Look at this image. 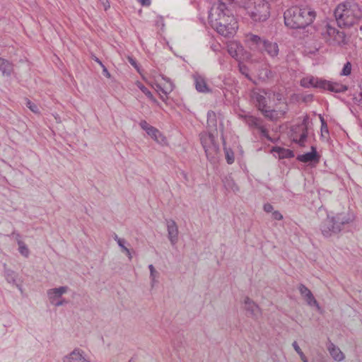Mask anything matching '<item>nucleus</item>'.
<instances>
[{
	"label": "nucleus",
	"instance_id": "nucleus-40",
	"mask_svg": "<svg viewBox=\"0 0 362 362\" xmlns=\"http://www.w3.org/2000/svg\"><path fill=\"white\" fill-rule=\"evenodd\" d=\"M27 107L35 113H37L39 112L37 106L30 100L27 102Z\"/></svg>",
	"mask_w": 362,
	"mask_h": 362
},
{
	"label": "nucleus",
	"instance_id": "nucleus-35",
	"mask_svg": "<svg viewBox=\"0 0 362 362\" xmlns=\"http://www.w3.org/2000/svg\"><path fill=\"white\" fill-rule=\"evenodd\" d=\"M207 123L211 127H216V114L214 112H209L207 114Z\"/></svg>",
	"mask_w": 362,
	"mask_h": 362
},
{
	"label": "nucleus",
	"instance_id": "nucleus-9",
	"mask_svg": "<svg viewBox=\"0 0 362 362\" xmlns=\"http://www.w3.org/2000/svg\"><path fill=\"white\" fill-rule=\"evenodd\" d=\"M62 362H97L92 359L82 348L75 347L65 354L62 358Z\"/></svg>",
	"mask_w": 362,
	"mask_h": 362
},
{
	"label": "nucleus",
	"instance_id": "nucleus-41",
	"mask_svg": "<svg viewBox=\"0 0 362 362\" xmlns=\"http://www.w3.org/2000/svg\"><path fill=\"white\" fill-rule=\"evenodd\" d=\"M272 216L275 220H281L283 219V215L279 211H274L272 214Z\"/></svg>",
	"mask_w": 362,
	"mask_h": 362
},
{
	"label": "nucleus",
	"instance_id": "nucleus-48",
	"mask_svg": "<svg viewBox=\"0 0 362 362\" xmlns=\"http://www.w3.org/2000/svg\"><path fill=\"white\" fill-rule=\"evenodd\" d=\"M263 134L269 139L272 142H274L275 140H273L272 139H271L267 134L264 131L262 132Z\"/></svg>",
	"mask_w": 362,
	"mask_h": 362
},
{
	"label": "nucleus",
	"instance_id": "nucleus-25",
	"mask_svg": "<svg viewBox=\"0 0 362 362\" xmlns=\"http://www.w3.org/2000/svg\"><path fill=\"white\" fill-rule=\"evenodd\" d=\"M4 276L8 284L15 286L20 291L22 292V286L18 283V274L14 271L9 269H5Z\"/></svg>",
	"mask_w": 362,
	"mask_h": 362
},
{
	"label": "nucleus",
	"instance_id": "nucleus-34",
	"mask_svg": "<svg viewBox=\"0 0 362 362\" xmlns=\"http://www.w3.org/2000/svg\"><path fill=\"white\" fill-rule=\"evenodd\" d=\"M18 251L21 255L28 257L30 255V251L27 245L22 241H18Z\"/></svg>",
	"mask_w": 362,
	"mask_h": 362
},
{
	"label": "nucleus",
	"instance_id": "nucleus-23",
	"mask_svg": "<svg viewBox=\"0 0 362 362\" xmlns=\"http://www.w3.org/2000/svg\"><path fill=\"white\" fill-rule=\"evenodd\" d=\"M320 156H318L316 148L315 146H311L310 152L298 155L297 157V160L302 163H308L312 161L318 162Z\"/></svg>",
	"mask_w": 362,
	"mask_h": 362
},
{
	"label": "nucleus",
	"instance_id": "nucleus-45",
	"mask_svg": "<svg viewBox=\"0 0 362 362\" xmlns=\"http://www.w3.org/2000/svg\"><path fill=\"white\" fill-rule=\"evenodd\" d=\"M138 1L142 6H149L151 4V0H138Z\"/></svg>",
	"mask_w": 362,
	"mask_h": 362
},
{
	"label": "nucleus",
	"instance_id": "nucleus-5",
	"mask_svg": "<svg viewBox=\"0 0 362 362\" xmlns=\"http://www.w3.org/2000/svg\"><path fill=\"white\" fill-rule=\"evenodd\" d=\"M217 23H219V25H216L214 23L210 24L218 34L224 37L233 36L238 29V21L233 15Z\"/></svg>",
	"mask_w": 362,
	"mask_h": 362
},
{
	"label": "nucleus",
	"instance_id": "nucleus-32",
	"mask_svg": "<svg viewBox=\"0 0 362 362\" xmlns=\"http://www.w3.org/2000/svg\"><path fill=\"white\" fill-rule=\"evenodd\" d=\"M136 86L146 95V97L154 103H158L157 100L153 95L151 92L146 88L141 82L137 81L136 83Z\"/></svg>",
	"mask_w": 362,
	"mask_h": 362
},
{
	"label": "nucleus",
	"instance_id": "nucleus-33",
	"mask_svg": "<svg viewBox=\"0 0 362 362\" xmlns=\"http://www.w3.org/2000/svg\"><path fill=\"white\" fill-rule=\"evenodd\" d=\"M253 98L256 100L258 104L259 109L262 111L263 104L264 105V108H267L266 106V98L263 95L259 93H255L253 95Z\"/></svg>",
	"mask_w": 362,
	"mask_h": 362
},
{
	"label": "nucleus",
	"instance_id": "nucleus-17",
	"mask_svg": "<svg viewBox=\"0 0 362 362\" xmlns=\"http://www.w3.org/2000/svg\"><path fill=\"white\" fill-rule=\"evenodd\" d=\"M228 52L229 54L240 61L243 59L245 50L241 44L237 41H230L228 44Z\"/></svg>",
	"mask_w": 362,
	"mask_h": 362
},
{
	"label": "nucleus",
	"instance_id": "nucleus-37",
	"mask_svg": "<svg viewBox=\"0 0 362 362\" xmlns=\"http://www.w3.org/2000/svg\"><path fill=\"white\" fill-rule=\"evenodd\" d=\"M292 345H293V347L295 349V351L299 355V356H300V359L302 360V361L303 362H308L307 357L303 353V351H301V349H300V346H298V344H297V342L294 341Z\"/></svg>",
	"mask_w": 362,
	"mask_h": 362
},
{
	"label": "nucleus",
	"instance_id": "nucleus-14",
	"mask_svg": "<svg viewBox=\"0 0 362 362\" xmlns=\"http://www.w3.org/2000/svg\"><path fill=\"white\" fill-rule=\"evenodd\" d=\"M334 216L335 223L339 228V232L341 230L343 226L352 223L355 219L354 212L349 209L334 213Z\"/></svg>",
	"mask_w": 362,
	"mask_h": 362
},
{
	"label": "nucleus",
	"instance_id": "nucleus-47",
	"mask_svg": "<svg viewBox=\"0 0 362 362\" xmlns=\"http://www.w3.org/2000/svg\"><path fill=\"white\" fill-rule=\"evenodd\" d=\"M103 71L106 77L110 78V74L109 73V71H107L105 66L103 67Z\"/></svg>",
	"mask_w": 362,
	"mask_h": 362
},
{
	"label": "nucleus",
	"instance_id": "nucleus-46",
	"mask_svg": "<svg viewBox=\"0 0 362 362\" xmlns=\"http://www.w3.org/2000/svg\"><path fill=\"white\" fill-rule=\"evenodd\" d=\"M356 100H358V101L362 104V86H361V90L358 93V97L355 98Z\"/></svg>",
	"mask_w": 362,
	"mask_h": 362
},
{
	"label": "nucleus",
	"instance_id": "nucleus-39",
	"mask_svg": "<svg viewBox=\"0 0 362 362\" xmlns=\"http://www.w3.org/2000/svg\"><path fill=\"white\" fill-rule=\"evenodd\" d=\"M128 61H129V62L130 63V64H131L132 66H133L136 69V71H138V72L141 75L142 78H143L144 81H147V78H146V77L142 74L141 71V69H140V67H139V65L137 64L136 62V61H135L132 57H128Z\"/></svg>",
	"mask_w": 362,
	"mask_h": 362
},
{
	"label": "nucleus",
	"instance_id": "nucleus-13",
	"mask_svg": "<svg viewBox=\"0 0 362 362\" xmlns=\"http://www.w3.org/2000/svg\"><path fill=\"white\" fill-rule=\"evenodd\" d=\"M165 226L168 233V239L171 245L175 246L179 240V230L177 223L173 219H167Z\"/></svg>",
	"mask_w": 362,
	"mask_h": 362
},
{
	"label": "nucleus",
	"instance_id": "nucleus-29",
	"mask_svg": "<svg viewBox=\"0 0 362 362\" xmlns=\"http://www.w3.org/2000/svg\"><path fill=\"white\" fill-rule=\"evenodd\" d=\"M300 134L299 135L295 134L293 136V141L301 146H303L305 144L308 134L305 126L300 127Z\"/></svg>",
	"mask_w": 362,
	"mask_h": 362
},
{
	"label": "nucleus",
	"instance_id": "nucleus-6",
	"mask_svg": "<svg viewBox=\"0 0 362 362\" xmlns=\"http://www.w3.org/2000/svg\"><path fill=\"white\" fill-rule=\"evenodd\" d=\"M233 15L232 12L226 6V2H214L209 14V23H214L216 25H219L218 23H217L218 21H221Z\"/></svg>",
	"mask_w": 362,
	"mask_h": 362
},
{
	"label": "nucleus",
	"instance_id": "nucleus-43",
	"mask_svg": "<svg viewBox=\"0 0 362 362\" xmlns=\"http://www.w3.org/2000/svg\"><path fill=\"white\" fill-rule=\"evenodd\" d=\"M264 210L267 213H272L274 211V208L270 204H265L264 205Z\"/></svg>",
	"mask_w": 362,
	"mask_h": 362
},
{
	"label": "nucleus",
	"instance_id": "nucleus-44",
	"mask_svg": "<svg viewBox=\"0 0 362 362\" xmlns=\"http://www.w3.org/2000/svg\"><path fill=\"white\" fill-rule=\"evenodd\" d=\"M240 71L243 74L245 75L247 77L248 76V70L247 67L240 65Z\"/></svg>",
	"mask_w": 362,
	"mask_h": 362
},
{
	"label": "nucleus",
	"instance_id": "nucleus-11",
	"mask_svg": "<svg viewBox=\"0 0 362 362\" xmlns=\"http://www.w3.org/2000/svg\"><path fill=\"white\" fill-rule=\"evenodd\" d=\"M139 126L157 144L161 146L168 145L166 137L158 129L150 125L146 121L141 120Z\"/></svg>",
	"mask_w": 362,
	"mask_h": 362
},
{
	"label": "nucleus",
	"instance_id": "nucleus-50",
	"mask_svg": "<svg viewBox=\"0 0 362 362\" xmlns=\"http://www.w3.org/2000/svg\"><path fill=\"white\" fill-rule=\"evenodd\" d=\"M96 62H98V64H99L102 67H103V66H104V65L103 64V63H102L99 59H96Z\"/></svg>",
	"mask_w": 362,
	"mask_h": 362
},
{
	"label": "nucleus",
	"instance_id": "nucleus-49",
	"mask_svg": "<svg viewBox=\"0 0 362 362\" xmlns=\"http://www.w3.org/2000/svg\"><path fill=\"white\" fill-rule=\"evenodd\" d=\"M320 122H321L322 125L326 124V122H325V119H324L322 116L320 115Z\"/></svg>",
	"mask_w": 362,
	"mask_h": 362
},
{
	"label": "nucleus",
	"instance_id": "nucleus-38",
	"mask_svg": "<svg viewBox=\"0 0 362 362\" xmlns=\"http://www.w3.org/2000/svg\"><path fill=\"white\" fill-rule=\"evenodd\" d=\"M352 69L351 64L349 62H347L344 65V67L340 73L341 76H348L351 74Z\"/></svg>",
	"mask_w": 362,
	"mask_h": 362
},
{
	"label": "nucleus",
	"instance_id": "nucleus-15",
	"mask_svg": "<svg viewBox=\"0 0 362 362\" xmlns=\"http://www.w3.org/2000/svg\"><path fill=\"white\" fill-rule=\"evenodd\" d=\"M243 308L255 319H257L262 314L259 305L249 297H245L243 300Z\"/></svg>",
	"mask_w": 362,
	"mask_h": 362
},
{
	"label": "nucleus",
	"instance_id": "nucleus-28",
	"mask_svg": "<svg viewBox=\"0 0 362 362\" xmlns=\"http://www.w3.org/2000/svg\"><path fill=\"white\" fill-rule=\"evenodd\" d=\"M262 49H264L271 57H275L279 54V46L276 42L265 40Z\"/></svg>",
	"mask_w": 362,
	"mask_h": 362
},
{
	"label": "nucleus",
	"instance_id": "nucleus-26",
	"mask_svg": "<svg viewBox=\"0 0 362 362\" xmlns=\"http://www.w3.org/2000/svg\"><path fill=\"white\" fill-rule=\"evenodd\" d=\"M148 268L149 270L150 286L151 288H153L158 284L160 274L152 264H148Z\"/></svg>",
	"mask_w": 362,
	"mask_h": 362
},
{
	"label": "nucleus",
	"instance_id": "nucleus-16",
	"mask_svg": "<svg viewBox=\"0 0 362 362\" xmlns=\"http://www.w3.org/2000/svg\"><path fill=\"white\" fill-rule=\"evenodd\" d=\"M298 291L302 298L306 301L308 305L315 307L317 310H320V305L310 289H308L305 285L300 284L298 286Z\"/></svg>",
	"mask_w": 362,
	"mask_h": 362
},
{
	"label": "nucleus",
	"instance_id": "nucleus-20",
	"mask_svg": "<svg viewBox=\"0 0 362 362\" xmlns=\"http://www.w3.org/2000/svg\"><path fill=\"white\" fill-rule=\"evenodd\" d=\"M273 156L278 159L291 158L294 157L293 151L281 146H274L271 149Z\"/></svg>",
	"mask_w": 362,
	"mask_h": 362
},
{
	"label": "nucleus",
	"instance_id": "nucleus-12",
	"mask_svg": "<svg viewBox=\"0 0 362 362\" xmlns=\"http://www.w3.org/2000/svg\"><path fill=\"white\" fill-rule=\"evenodd\" d=\"M201 142L207 157H214L218 151V146L215 143L211 133H203L200 136Z\"/></svg>",
	"mask_w": 362,
	"mask_h": 362
},
{
	"label": "nucleus",
	"instance_id": "nucleus-27",
	"mask_svg": "<svg viewBox=\"0 0 362 362\" xmlns=\"http://www.w3.org/2000/svg\"><path fill=\"white\" fill-rule=\"evenodd\" d=\"M327 350L332 357V358L336 361H342L344 359V355L340 349L334 345L333 343H329L327 346Z\"/></svg>",
	"mask_w": 362,
	"mask_h": 362
},
{
	"label": "nucleus",
	"instance_id": "nucleus-7",
	"mask_svg": "<svg viewBox=\"0 0 362 362\" xmlns=\"http://www.w3.org/2000/svg\"><path fill=\"white\" fill-rule=\"evenodd\" d=\"M69 290L67 286L52 288L47 291V296L51 305L55 307L66 305L69 301L63 297Z\"/></svg>",
	"mask_w": 362,
	"mask_h": 362
},
{
	"label": "nucleus",
	"instance_id": "nucleus-36",
	"mask_svg": "<svg viewBox=\"0 0 362 362\" xmlns=\"http://www.w3.org/2000/svg\"><path fill=\"white\" fill-rule=\"evenodd\" d=\"M226 158L228 164H232L235 160L234 153L230 148H224Z\"/></svg>",
	"mask_w": 362,
	"mask_h": 362
},
{
	"label": "nucleus",
	"instance_id": "nucleus-30",
	"mask_svg": "<svg viewBox=\"0 0 362 362\" xmlns=\"http://www.w3.org/2000/svg\"><path fill=\"white\" fill-rule=\"evenodd\" d=\"M13 70L12 64L7 60L0 58V71L3 75L9 76Z\"/></svg>",
	"mask_w": 362,
	"mask_h": 362
},
{
	"label": "nucleus",
	"instance_id": "nucleus-18",
	"mask_svg": "<svg viewBox=\"0 0 362 362\" xmlns=\"http://www.w3.org/2000/svg\"><path fill=\"white\" fill-rule=\"evenodd\" d=\"M245 43L251 49L262 50L263 45L265 42L259 36L252 33L245 35Z\"/></svg>",
	"mask_w": 362,
	"mask_h": 362
},
{
	"label": "nucleus",
	"instance_id": "nucleus-31",
	"mask_svg": "<svg viewBox=\"0 0 362 362\" xmlns=\"http://www.w3.org/2000/svg\"><path fill=\"white\" fill-rule=\"evenodd\" d=\"M115 240L117 242L119 247L121 248L122 251L127 255L129 259H131L132 258V255L130 250L125 245L126 241L117 235L115 236Z\"/></svg>",
	"mask_w": 362,
	"mask_h": 362
},
{
	"label": "nucleus",
	"instance_id": "nucleus-4",
	"mask_svg": "<svg viewBox=\"0 0 362 362\" xmlns=\"http://www.w3.org/2000/svg\"><path fill=\"white\" fill-rule=\"evenodd\" d=\"M150 79V81L147 80L146 82L155 88L163 101H166L168 95L174 89L173 83L170 78L163 75H156L154 72L151 73Z\"/></svg>",
	"mask_w": 362,
	"mask_h": 362
},
{
	"label": "nucleus",
	"instance_id": "nucleus-24",
	"mask_svg": "<svg viewBox=\"0 0 362 362\" xmlns=\"http://www.w3.org/2000/svg\"><path fill=\"white\" fill-rule=\"evenodd\" d=\"M193 78L197 91L204 93L210 92V88L207 86L204 77L199 74H195L193 75Z\"/></svg>",
	"mask_w": 362,
	"mask_h": 362
},
{
	"label": "nucleus",
	"instance_id": "nucleus-21",
	"mask_svg": "<svg viewBox=\"0 0 362 362\" xmlns=\"http://www.w3.org/2000/svg\"><path fill=\"white\" fill-rule=\"evenodd\" d=\"M324 80L318 78H315L314 76H308L303 78L300 81V84L302 86L305 88H322Z\"/></svg>",
	"mask_w": 362,
	"mask_h": 362
},
{
	"label": "nucleus",
	"instance_id": "nucleus-1",
	"mask_svg": "<svg viewBox=\"0 0 362 362\" xmlns=\"http://www.w3.org/2000/svg\"><path fill=\"white\" fill-rule=\"evenodd\" d=\"M315 13L309 6H293L284 13V22L291 28H304L311 24Z\"/></svg>",
	"mask_w": 362,
	"mask_h": 362
},
{
	"label": "nucleus",
	"instance_id": "nucleus-42",
	"mask_svg": "<svg viewBox=\"0 0 362 362\" xmlns=\"http://www.w3.org/2000/svg\"><path fill=\"white\" fill-rule=\"evenodd\" d=\"M321 134L322 136L327 137L328 135V128L327 124L321 125Z\"/></svg>",
	"mask_w": 362,
	"mask_h": 362
},
{
	"label": "nucleus",
	"instance_id": "nucleus-22",
	"mask_svg": "<svg viewBox=\"0 0 362 362\" xmlns=\"http://www.w3.org/2000/svg\"><path fill=\"white\" fill-rule=\"evenodd\" d=\"M322 89L334 93H342L347 90V86L339 83L324 80Z\"/></svg>",
	"mask_w": 362,
	"mask_h": 362
},
{
	"label": "nucleus",
	"instance_id": "nucleus-2",
	"mask_svg": "<svg viewBox=\"0 0 362 362\" xmlns=\"http://www.w3.org/2000/svg\"><path fill=\"white\" fill-rule=\"evenodd\" d=\"M334 16L339 26L349 27L362 18V11L357 3L345 1L337 5Z\"/></svg>",
	"mask_w": 362,
	"mask_h": 362
},
{
	"label": "nucleus",
	"instance_id": "nucleus-3",
	"mask_svg": "<svg viewBox=\"0 0 362 362\" xmlns=\"http://www.w3.org/2000/svg\"><path fill=\"white\" fill-rule=\"evenodd\" d=\"M242 7L254 22H264L270 16L271 6L267 0H244Z\"/></svg>",
	"mask_w": 362,
	"mask_h": 362
},
{
	"label": "nucleus",
	"instance_id": "nucleus-10",
	"mask_svg": "<svg viewBox=\"0 0 362 362\" xmlns=\"http://www.w3.org/2000/svg\"><path fill=\"white\" fill-rule=\"evenodd\" d=\"M320 229L322 235L326 238L331 237L332 235L339 233V228L335 223L334 212L327 214L326 218L322 221Z\"/></svg>",
	"mask_w": 362,
	"mask_h": 362
},
{
	"label": "nucleus",
	"instance_id": "nucleus-51",
	"mask_svg": "<svg viewBox=\"0 0 362 362\" xmlns=\"http://www.w3.org/2000/svg\"><path fill=\"white\" fill-rule=\"evenodd\" d=\"M276 97H277V99H278V100H281V98H279V97H280V95H279V94H277V95H276Z\"/></svg>",
	"mask_w": 362,
	"mask_h": 362
},
{
	"label": "nucleus",
	"instance_id": "nucleus-19",
	"mask_svg": "<svg viewBox=\"0 0 362 362\" xmlns=\"http://www.w3.org/2000/svg\"><path fill=\"white\" fill-rule=\"evenodd\" d=\"M283 107H280L279 110H269L267 107L264 108V105L263 104L262 112L265 117L269 118L271 120H277L282 117L287 110L285 103L283 104Z\"/></svg>",
	"mask_w": 362,
	"mask_h": 362
},
{
	"label": "nucleus",
	"instance_id": "nucleus-8",
	"mask_svg": "<svg viewBox=\"0 0 362 362\" xmlns=\"http://www.w3.org/2000/svg\"><path fill=\"white\" fill-rule=\"evenodd\" d=\"M322 35L330 45H339L343 43L345 40L344 33L337 30L329 23L324 25L322 30Z\"/></svg>",
	"mask_w": 362,
	"mask_h": 362
}]
</instances>
